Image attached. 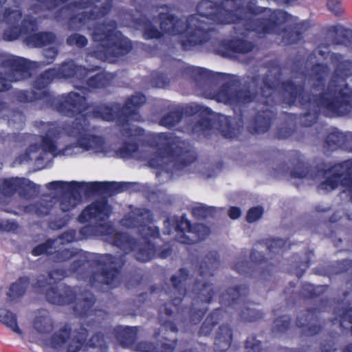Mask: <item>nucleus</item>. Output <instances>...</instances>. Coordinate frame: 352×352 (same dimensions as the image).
<instances>
[{
	"label": "nucleus",
	"mask_w": 352,
	"mask_h": 352,
	"mask_svg": "<svg viewBox=\"0 0 352 352\" xmlns=\"http://www.w3.org/2000/svg\"><path fill=\"white\" fill-rule=\"evenodd\" d=\"M184 72L191 76L195 80L217 81L226 80L214 94L212 98L218 102L229 105H245L252 102L262 104L264 107L256 112L248 126V131L252 134H261L267 132L276 117L274 111L268 107L276 102V91L279 85L280 72L278 77L270 78L266 74L262 79L260 91L251 90L249 87L240 88L241 79L234 75L221 72H214L204 67L187 66Z\"/></svg>",
	"instance_id": "nucleus-5"
},
{
	"label": "nucleus",
	"mask_w": 352,
	"mask_h": 352,
	"mask_svg": "<svg viewBox=\"0 0 352 352\" xmlns=\"http://www.w3.org/2000/svg\"><path fill=\"white\" fill-rule=\"evenodd\" d=\"M216 212L214 207L200 205L192 209V215L197 220H206L213 217Z\"/></svg>",
	"instance_id": "nucleus-46"
},
{
	"label": "nucleus",
	"mask_w": 352,
	"mask_h": 352,
	"mask_svg": "<svg viewBox=\"0 0 352 352\" xmlns=\"http://www.w3.org/2000/svg\"><path fill=\"white\" fill-rule=\"evenodd\" d=\"M59 131L56 127H50L42 137L41 146L45 152L54 153L57 150L56 140Z\"/></svg>",
	"instance_id": "nucleus-36"
},
{
	"label": "nucleus",
	"mask_w": 352,
	"mask_h": 352,
	"mask_svg": "<svg viewBox=\"0 0 352 352\" xmlns=\"http://www.w3.org/2000/svg\"><path fill=\"white\" fill-rule=\"evenodd\" d=\"M0 322L10 328L14 332L21 334L22 331L17 324L16 316L8 309H1Z\"/></svg>",
	"instance_id": "nucleus-44"
},
{
	"label": "nucleus",
	"mask_w": 352,
	"mask_h": 352,
	"mask_svg": "<svg viewBox=\"0 0 352 352\" xmlns=\"http://www.w3.org/2000/svg\"><path fill=\"white\" fill-rule=\"evenodd\" d=\"M245 352H261V342L256 339L255 335H252L245 340Z\"/></svg>",
	"instance_id": "nucleus-54"
},
{
	"label": "nucleus",
	"mask_w": 352,
	"mask_h": 352,
	"mask_svg": "<svg viewBox=\"0 0 352 352\" xmlns=\"http://www.w3.org/2000/svg\"><path fill=\"white\" fill-rule=\"evenodd\" d=\"M185 112L186 114H188L190 116H193V115L198 114V113L199 114H206V115L209 116V115H211L212 113L210 108H208V107L204 108L203 107H201L199 105L188 106L186 108Z\"/></svg>",
	"instance_id": "nucleus-58"
},
{
	"label": "nucleus",
	"mask_w": 352,
	"mask_h": 352,
	"mask_svg": "<svg viewBox=\"0 0 352 352\" xmlns=\"http://www.w3.org/2000/svg\"><path fill=\"white\" fill-rule=\"evenodd\" d=\"M143 243L126 233H117L111 237L112 245L122 250L125 254L135 252V259L141 262H147L153 259L157 252L155 245L151 239L160 236V231L157 226H144L140 230Z\"/></svg>",
	"instance_id": "nucleus-12"
},
{
	"label": "nucleus",
	"mask_w": 352,
	"mask_h": 352,
	"mask_svg": "<svg viewBox=\"0 0 352 352\" xmlns=\"http://www.w3.org/2000/svg\"><path fill=\"white\" fill-rule=\"evenodd\" d=\"M139 150V144L138 142H132L124 141L121 147L118 149V153L122 158H132Z\"/></svg>",
	"instance_id": "nucleus-48"
},
{
	"label": "nucleus",
	"mask_w": 352,
	"mask_h": 352,
	"mask_svg": "<svg viewBox=\"0 0 352 352\" xmlns=\"http://www.w3.org/2000/svg\"><path fill=\"white\" fill-rule=\"evenodd\" d=\"M125 263L124 254H87L74 260L69 271L78 279L87 280L93 287L100 289L106 285L115 288L120 284Z\"/></svg>",
	"instance_id": "nucleus-7"
},
{
	"label": "nucleus",
	"mask_w": 352,
	"mask_h": 352,
	"mask_svg": "<svg viewBox=\"0 0 352 352\" xmlns=\"http://www.w3.org/2000/svg\"><path fill=\"white\" fill-rule=\"evenodd\" d=\"M184 111L180 109L170 111L160 119V124L163 126L171 129L181 122L184 117Z\"/></svg>",
	"instance_id": "nucleus-41"
},
{
	"label": "nucleus",
	"mask_w": 352,
	"mask_h": 352,
	"mask_svg": "<svg viewBox=\"0 0 352 352\" xmlns=\"http://www.w3.org/2000/svg\"><path fill=\"white\" fill-rule=\"evenodd\" d=\"M264 212L261 206H254L250 208L246 214V221L248 223H254L261 218Z\"/></svg>",
	"instance_id": "nucleus-56"
},
{
	"label": "nucleus",
	"mask_w": 352,
	"mask_h": 352,
	"mask_svg": "<svg viewBox=\"0 0 352 352\" xmlns=\"http://www.w3.org/2000/svg\"><path fill=\"white\" fill-rule=\"evenodd\" d=\"M91 38L97 43L94 52L96 57L104 61L113 62L133 49L131 41L118 30V23L115 20L96 23Z\"/></svg>",
	"instance_id": "nucleus-11"
},
{
	"label": "nucleus",
	"mask_w": 352,
	"mask_h": 352,
	"mask_svg": "<svg viewBox=\"0 0 352 352\" xmlns=\"http://www.w3.org/2000/svg\"><path fill=\"white\" fill-rule=\"evenodd\" d=\"M352 271V260L343 259L337 262L336 265V273L342 274Z\"/></svg>",
	"instance_id": "nucleus-62"
},
{
	"label": "nucleus",
	"mask_w": 352,
	"mask_h": 352,
	"mask_svg": "<svg viewBox=\"0 0 352 352\" xmlns=\"http://www.w3.org/2000/svg\"><path fill=\"white\" fill-rule=\"evenodd\" d=\"M111 214V208L106 199L96 200L87 206L78 216L80 223H85L91 219L104 221Z\"/></svg>",
	"instance_id": "nucleus-20"
},
{
	"label": "nucleus",
	"mask_w": 352,
	"mask_h": 352,
	"mask_svg": "<svg viewBox=\"0 0 352 352\" xmlns=\"http://www.w3.org/2000/svg\"><path fill=\"white\" fill-rule=\"evenodd\" d=\"M148 144L157 151L148 165L166 173L182 170L197 160V155L184 141H174L164 133L152 137Z\"/></svg>",
	"instance_id": "nucleus-9"
},
{
	"label": "nucleus",
	"mask_w": 352,
	"mask_h": 352,
	"mask_svg": "<svg viewBox=\"0 0 352 352\" xmlns=\"http://www.w3.org/2000/svg\"><path fill=\"white\" fill-rule=\"evenodd\" d=\"M219 45L222 50L223 54L229 53L246 54L252 52L254 47L252 42L241 38L222 40L219 42Z\"/></svg>",
	"instance_id": "nucleus-23"
},
{
	"label": "nucleus",
	"mask_w": 352,
	"mask_h": 352,
	"mask_svg": "<svg viewBox=\"0 0 352 352\" xmlns=\"http://www.w3.org/2000/svg\"><path fill=\"white\" fill-rule=\"evenodd\" d=\"M224 310L221 308H217L213 310L202 323L199 331V336H209L216 325L222 320Z\"/></svg>",
	"instance_id": "nucleus-29"
},
{
	"label": "nucleus",
	"mask_w": 352,
	"mask_h": 352,
	"mask_svg": "<svg viewBox=\"0 0 352 352\" xmlns=\"http://www.w3.org/2000/svg\"><path fill=\"white\" fill-rule=\"evenodd\" d=\"M66 274L65 270L54 269L48 272L47 276L43 274L38 276L31 285L35 292L45 293L48 302L65 305L75 302L74 311L78 318L85 319L89 316H94V322L100 323V317L103 319L107 313L102 309L94 307L96 298L92 292L85 290L77 297L72 287L64 283L58 284V281L63 279Z\"/></svg>",
	"instance_id": "nucleus-6"
},
{
	"label": "nucleus",
	"mask_w": 352,
	"mask_h": 352,
	"mask_svg": "<svg viewBox=\"0 0 352 352\" xmlns=\"http://www.w3.org/2000/svg\"><path fill=\"white\" fill-rule=\"evenodd\" d=\"M0 67L9 69L7 76L0 72V93L9 91L11 82L27 79L31 76V62L19 56L0 53Z\"/></svg>",
	"instance_id": "nucleus-15"
},
{
	"label": "nucleus",
	"mask_w": 352,
	"mask_h": 352,
	"mask_svg": "<svg viewBox=\"0 0 352 352\" xmlns=\"http://www.w3.org/2000/svg\"><path fill=\"white\" fill-rule=\"evenodd\" d=\"M327 5L328 9L337 16H340L344 13L342 0H328Z\"/></svg>",
	"instance_id": "nucleus-59"
},
{
	"label": "nucleus",
	"mask_w": 352,
	"mask_h": 352,
	"mask_svg": "<svg viewBox=\"0 0 352 352\" xmlns=\"http://www.w3.org/2000/svg\"><path fill=\"white\" fill-rule=\"evenodd\" d=\"M167 76L163 73H157L153 78V83L157 87H164L168 84Z\"/></svg>",
	"instance_id": "nucleus-64"
},
{
	"label": "nucleus",
	"mask_w": 352,
	"mask_h": 352,
	"mask_svg": "<svg viewBox=\"0 0 352 352\" xmlns=\"http://www.w3.org/2000/svg\"><path fill=\"white\" fill-rule=\"evenodd\" d=\"M66 43L69 46L77 47L82 49L88 44V39L82 34L78 33H72L66 38Z\"/></svg>",
	"instance_id": "nucleus-51"
},
{
	"label": "nucleus",
	"mask_w": 352,
	"mask_h": 352,
	"mask_svg": "<svg viewBox=\"0 0 352 352\" xmlns=\"http://www.w3.org/2000/svg\"><path fill=\"white\" fill-rule=\"evenodd\" d=\"M44 10L52 11L60 6H62L55 13V18L59 19L63 17V14L66 10H85L94 5V0H36Z\"/></svg>",
	"instance_id": "nucleus-19"
},
{
	"label": "nucleus",
	"mask_w": 352,
	"mask_h": 352,
	"mask_svg": "<svg viewBox=\"0 0 352 352\" xmlns=\"http://www.w3.org/2000/svg\"><path fill=\"white\" fill-rule=\"evenodd\" d=\"M327 152H332L339 148L345 149L352 147V133H344L337 130L329 133L323 143Z\"/></svg>",
	"instance_id": "nucleus-22"
},
{
	"label": "nucleus",
	"mask_w": 352,
	"mask_h": 352,
	"mask_svg": "<svg viewBox=\"0 0 352 352\" xmlns=\"http://www.w3.org/2000/svg\"><path fill=\"white\" fill-rule=\"evenodd\" d=\"M218 129L223 137L228 139H234L241 133L243 125L235 126L232 124V118L229 116H221L218 120Z\"/></svg>",
	"instance_id": "nucleus-27"
},
{
	"label": "nucleus",
	"mask_w": 352,
	"mask_h": 352,
	"mask_svg": "<svg viewBox=\"0 0 352 352\" xmlns=\"http://www.w3.org/2000/svg\"><path fill=\"white\" fill-rule=\"evenodd\" d=\"M116 338L120 345L135 352H174L177 340L159 342L155 344L148 341L137 342V327H126L116 331Z\"/></svg>",
	"instance_id": "nucleus-14"
},
{
	"label": "nucleus",
	"mask_w": 352,
	"mask_h": 352,
	"mask_svg": "<svg viewBox=\"0 0 352 352\" xmlns=\"http://www.w3.org/2000/svg\"><path fill=\"white\" fill-rule=\"evenodd\" d=\"M56 38L55 34L52 32H35L33 34L26 36L24 41L28 46L42 47L54 43Z\"/></svg>",
	"instance_id": "nucleus-26"
},
{
	"label": "nucleus",
	"mask_w": 352,
	"mask_h": 352,
	"mask_svg": "<svg viewBox=\"0 0 352 352\" xmlns=\"http://www.w3.org/2000/svg\"><path fill=\"white\" fill-rule=\"evenodd\" d=\"M176 239L178 242L192 245L205 240L210 234V228L204 223L192 224L185 215L176 222Z\"/></svg>",
	"instance_id": "nucleus-17"
},
{
	"label": "nucleus",
	"mask_w": 352,
	"mask_h": 352,
	"mask_svg": "<svg viewBox=\"0 0 352 352\" xmlns=\"http://www.w3.org/2000/svg\"><path fill=\"white\" fill-rule=\"evenodd\" d=\"M21 177L5 179L2 183V191L6 196L11 197L19 192Z\"/></svg>",
	"instance_id": "nucleus-47"
},
{
	"label": "nucleus",
	"mask_w": 352,
	"mask_h": 352,
	"mask_svg": "<svg viewBox=\"0 0 352 352\" xmlns=\"http://www.w3.org/2000/svg\"><path fill=\"white\" fill-rule=\"evenodd\" d=\"M23 12L21 10H13L6 8L3 15V20L8 25L3 34L5 41H13L18 39L21 36H28L33 34L38 30V22L36 18L28 16L24 18L21 24Z\"/></svg>",
	"instance_id": "nucleus-16"
},
{
	"label": "nucleus",
	"mask_w": 352,
	"mask_h": 352,
	"mask_svg": "<svg viewBox=\"0 0 352 352\" xmlns=\"http://www.w3.org/2000/svg\"><path fill=\"white\" fill-rule=\"evenodd\" d=\"M232 340L233 333L232 328L228 324L220 325L214 338V352L227 351L231 346Z\"/></svg>",
	"instance_id": "nucleus-24"
},
{
	"label": "nucleus",
	"mask_w": 352,
	"mask_h": 352,
	"mask_svg": "<svg viewBox=\"0 0 352 352\" xmlns=\"http://www.w3.org/2000/svg\"><path fill=\"white\" fill-rule=\"evenodd\" d=\"M55 241L52 239H47L45 242L35 246L31 252L34 256H38L43 254L51 256L54 253Z\"/></svg>",
	"instance_id": "nucleus-45"
},
{
	"label": "nucleus",
	"mask_w": 352,
	"mask_h": 352,
	"mask_svg": "<svg viewBox=\"0 0 352 352\" xmlns=\"http://www.w3.org/2000/svg\"><path fill=\"white\" fill-rule=\"evenodd\" d=\"M321 352H336L337 348L336 347V342L334 338L331 336L329 339L324 340L321 343Z\"/></svg>",
	"instance_id": "nucleus-63"
},
{
	"label": "nucleus",
	"mask_w": 352,
	"mask_h": 352,
	"mask_svg": "<svg viewBox=\"0 0 352 352\" xmlns=\"http://www.w3.org/2000/svg\"><path fill=\"white\" fill-rule=\"evenodd\" d=\"M327 286L318 285L315 286L310 283H304L302 285L301 291L299 294L300 296L304 298L314 299L320 296L326 290Z\"/></svg>",
	"instance_id": "nucleus-42"
},
{
	"label": "nucleus",
	"mask_w": 352,
	"mask_h": 352,
	"mask_svg": "<svg viewBox=\"0 0 352 352\" xmlns=\"http://www.w3.org/2000/svg\"><path fill=\"white\" fill-rule=\"evenodd\" d=\"M133 185L125 182H63L53 181L46 184L49 190H62L65 191L60 197V208L65 212L76 207L81 201L80 190L83 189L87 195H107L113 196L122 192Z\"/></svg>",
	"instance_id": "nucleus-10"
},
{
	"label": "nucleus",
	"mask_w": 352,
	"mask_h": 352,
	"mask_svg": "<svg viewBox=\"0 0 352 352\" xmlns=\"http://www.w3.org/2000/svg\"><path fill=\"white\" fill-rule=\"evenodd\" d=\"M72 333L71 327L66 324L58 332L53 334L50 340V346L53 349H58L65 344L70 337Z\"/></svg>",
	"instance_id": "nucleus-38"
},
{
	"label": "nucleus",
	"mask_w": 352,
	"mask_h": 352,
	"mask_svg": "<svg viewBox=\"0 0 352 352\" xmlns=\"http://www.w3.org/2000/svg\"><path fill=\"white\" fill-rule=\"evenodd\" d=\"M320 312L318 308H313L307 309L305 313L298 316L296 326L301 329L304 336H314L320 332L322 327L317 324L319 322Z\"/></svg>",
	"instance_id": "nucleus-21"
},
{
	"label": "nucleus",
	"mask_w": 352,
	"mask_h": 352,
	"mask_svg": "<svg viewBox=\"0 0 352 352\" xmlns=\"http://www.w3.org/2000/svg\"><path fill=\"white\" fill-rule=\"evenodd\" d=\"M74 333L75 335L68 344L67 352H78L87 340L88 330L82 325Z\"/></svg>",
	"instance_id": "nucleus-37"
},
{
	"label": "nucleus",
	"mask_w": 352,
	"mask_h": 352,
	"mask_svg": "<svg viewBox=\"0 0 352 352\" xmlns=\"http://www.w3.org/2000/svg\"><path fill=\"white\" fill-rule=\"evenodd\" d=\"M249 294V288L246 285H237L228 288L219 296V302L226 307L238 309L241 308L239 313L240 318L245 322H254L263 317V314L250 305L252 303L247 301Z\"/></svg>",
	"instance_id": "nucleus-13"
},
{
	"label": "nucleus",
	"mask_w": 352,
	"mask_h": 352,
	"mask_svg": "<svg viewBox=\"0 0 352 352\" xmlns=\"http://www.w3.org/2000/svg\"><path fill=\"white\" fill-rule=\"evenodd\" d=\"M112 228L111 226L107 224V223H100L98 225H94V230H95V235H99V236H109V239L110 243H111V237L113 235L117 234L116 233H111Z\"/></svg>",
	"instance_id": "nucleus-57"
},
{
	"label": "nucleus",
	"mask_w": 352,
	"mask_h": 352,
	"mask_svg": "<svg viewBox=\"0 0 352 352\" xmlns=\"http://www.w3.org/2000/svg\"><path fill=\"white\" fill-rule=\"evenodd\" d=\"M113 6V0H105L98 11L94 10V19L96 20L108 15Z\"/></svg>",
	"instance_id": "nucleus-55"
},
{
	"label": "nucleus",
	"mask_w": 352,
	"mask_h": 352,
	"mask_svg": "<svg viewBox=\"0 0 352 352\" xmlns=\"http://www.w3.org/2000/svg\"><path fill=\"white\" fill-rule=\"evenodd\" d=\"M214 124V120L208 117L203 116L194 124L192 130L199 135H202L204 137H208L212 133Z\"/></svg>",
	"instance_id": "nucleus-40"
},
{
	"label": "nucleus",
	"mask_w": 352,
	"mask_h": 352,
	"mask_svg": "<svg viewBox=\"0 0 352 352\" xmlns=\"http://www.w3.org/2000/svg\"><path fill=\"white\" fill-rule=\"evenodd\" d=\"M70 217L69 214H65L60 218H56L49 222V226L53 230H60L67 226L69 221Z\"/></svg>",
	"instance_id": "nucleus-60"
},
{
	"label": "nucleus",
	"mask_w": 352,
	"mask_h": 352,
	"mask_svg": "<svg viewBox=\"0 0 352 352\" xmlns=\"http://www.w3.org/2000/svg\"><path fill=\"white\" fill-rule=\"evenodd\" d=\"M88 344L92 348H98L102 352H107L108 344L105 340L104 333L101 332L95 333L89 340Z\"/></svg>",
	"instance_id": "nucleus-49"
},
{
	"label": "nucleus",
	"mask_w": 352,
	"mask_h": 352,
	"mask_svg": "<svg viewBox=\"0 0 352 352\" xmlns=\"http://www.w3.org/2000/svg\"><path fill=\"white\" fill-rule=\"evenodd\" d=\"M294 131V129L289 126H281L277 129L275 135L279 140H284L291 137Z\"/></svg>",
	"instance_id": "nucleus-61"
},
{
	"label": "nucleus",
	"mask_w": 352,
	"mask_h": 352,
	"mask_svg": "<svg viewBox=\"0 0 352 352\" xmlns=\"http://www.w3.org/2000/svg\"><path fill=\"white\" fill-rule=\"evenodd\" d=\"M93 15V10L89 12L84 11L71 15L67 21L68 28L70 30H80L88 21L94 20Z\"/></svg>",
	"instance_id": "nucleus-33"
},
{
	"label": "nucleus",
	"mask_w": 352,
	"mask_h": 352,
	"mask_svg": "<svg viewBox=\"0 0 352 352\" xmlns=\"http://www.w3.org/2000/svg\"><path fill=\"white\" fill-rule=\"evenodd\" d=\"M290 162L294 167L290 173L292 178H326L318 185L319 190L331 191L336 189L340 184L346 188H352V158L331 166L322 163L312 167L303 161L300 152L294 151L290 155Z\"/></svg>",
	"instance_id": "nucleus-8"
},
{
	"label": "nucleus",
	"mask_w": 352,
	"mask_h": 352,
	"mask_svg": "<svg viewBox=\"0 0 352 352\" xmlns=\"http://www.w3.org/2000/svg\"><path fill=\"white\" fill-rule=\"evenodd\" d=\"M330 60L334 67L333 74L326 89L318 94L308 93L305 82L296 84L288 79L280 83L283 102L289 106L299 104L307 111L300 116L301 125L309 127L315 124L321 113L329 117H342L352 112V88H342L338 78L352 76V60L344 55L331 53Z\"/></svg>",
	"instance_id": "nucleus-3"
},
{
	"label": "nucleus",
	"mask_w": 352,
	"mask_h": 352,
	"mask_svg": "<svg viewBox=\"0 0 352 352\" xmlns=\"http://www.w3.org/2000/svg\"><path fill=\"white\" fill-rule=\"evenodd\" d=\"M39 192V185L28 179L21 177L18 193L21 198L30 200L37 197Z\"/></svg>",
	"instance_id": "nucleus-34"
},
{
	"label": "nucleus",
	"mask_w": 352,
	"mask_h": 352,
	"mask_svg": "<svg viewBox=\"0 0 352 352\" xmlns=\"http://www.w3.org/2000/svg\"><path fill=\"white\" fill-rule=\"evenodd\" d=\"M30 285L28 276L19 277L14 283H12L9 288L7 295L10 300H14L23 296Z\"/></svg>",
	"instance_id": "nucleus-32"
},
{
	"label": "nucleus",
	"mask_w": 352,
	"mask_h": 352,
	"mask_svg": "<svg viewBox=\"0 0 352 352\" xmlns=\"http://www.w3.org/2000/svg\"><path fill=\"white\" fill-rule=\"evenodd\" d=\"M258 243L264 244L270 253H283L287 249V241L280 238L266 239Z\"/></svg>",
	"instance_id": "nucleus-43"
},
{
	"label": "nucleus",
	"mask_w": 352,
	"mask_h": 352,
	"mask_svg": "<svg viewBox=\"0 0 352 352\" xmlns=\"http://www.w3.org/2000/svg\"><path fill=\"white\" fill-rule=\"evenodd\" d=\"M274 324L273 333H285L290 327L291 318L287 315L281 316L274 320Z\"/></svg>",
	"instance_id": "nucleus-50"
},
{
	"label": "nucleus",
	"mask_w": 352,
	"mask_h": 352,
	"mask_svg": "<svg viewBox=\"0 0 352 352\" xmlns=\"http://www.w3.org/2000/svg\"><path fill=\"white\" fill-rule=\"evenodd\" d=\"M113 76L107 72H99L95 75L87 76L85 80L86 85L92 90L106 89L111 85Z\"/></svg>",
	"instance_id": "nucleus-28"
},
{
	"label": "nucleus",
	"mask_w": 352,
	"mask_h": 352,
	"mask_svg": "<svg viewBox=\"0 0 352 352\" xmlns=\"http://www.w3.org/2000/svg\"><path fill=\"white\" fill-rule=\"evenodd\" d=\"M34 328L40 333L47 334L54 329L52 318L48 314H39L33 321Z\"/></svg>",
	"instance_id": "nucleus-39"
},
{
	"label": "nucleus",
	"mask_w": 352,
	"mask_h": 352,
	"mask_svg": "<svg viewBox=\"0 0 352 352\" xmlns=\"http://www.w3.org/2000/svg\"><path fill=\"white\" fill-rule=\"evenodd\" d=\"M329 31L336 34L334 42L337 45H342L345 47L352 45V30L342 25H333Z\"/></svg>",
	"instance_id": "nucleus-35"
},
{
	"label": "nucleus",
	"mask_w": 352,
	"mask_h": 352,
	"mask_svg": "<svg viewBox=\"0 0 352 352\" xmlns=\"http://www.w3.org/2000/svg\"><path fill=\"white\" fill-rule=\"evenodd\" d=\"M53 258L56 262H65L73 258L76 252L68 248L55 250L54 249Z\"/></svg>",
	"instance_id": "nucleus-53"
},
{
	"label": "nucleus",
	"mask_w": 352,
	"mask_h": 352,
	"mask_svg": "<svg viewBox=\"0 0 352 352\" xmlns=\"http://www.w3.org/2000/svg\"><path fill=\"white\" fill-rule=\"evenodd\" d=\"M311 77L314 80V88H323L330 74V67L324 63H316L311 67Z\"/></svg>",
	"instance_id": "nucleus-30"
},
{
	"label": "nucleus",
	"mask_w": 352,
	"mask_h": 352,
	"mask_svg": "<svg viewBox=\"0 0 352 352\" xmlns=\"http://www.w3.org/2000/svg\"><path fill=\"white\" fill-rule=\"evenodd\" d=\"M220 264L217 252L210 251L201 261L199 266V276L201 279H197L192 285L190 294L192 298L189 307H180L184 298L187 294L186 285L189 278V271L184 267L179 270L178 274L170 278L171 288L165 289L170 300L162 305L159 309V322L166 330L177 332L179 320L186 314H188L189 322L192 324H199L208 310L203 304L211 302L214 291L210 278L214 276V271Z\"/></svg>",
	"instance_id": "nucleus-4"
},
{
	"label": "nucleus",
	"mask_w": 352,
	"mask_h": 352,
	"mask_svg": "<svg viewBox=\"0 0 352 352\" xmlns=\"http://www.w3.org/2000/svg\"><path fill=\"white\" fill-rule=\"evenodd\" d=\"M250 261H240L234 264L232 268L237 273L253 276L255 272L265 279L267 275L276 272V266L270 262L262 253L253 250L250 254Z\"/></svg>",
	"instance_id": "nucleus-18"
},
{
	"label": "nucleus",
	"mask_w": 352,
	"mask_h": 352,
	"mask_svg": "<svg viewBox=\"0 0 352 352\" xmlns=\"http://www.w3.org/2000/svg\"><path fill=\"white\" fill-rule=\"evenodd\" d=\"M94 69L77 65L72 59L63 62L60 66L49 68L41 73L34 80L32 89L19 90L15 93L17 101L22 103L42 100L45 105L62 116L76 118L69 129L70 135L76 138L78 145L85 151L102 149L104 145L102 137L90 134L89 123L86 117L106 122H116L120 127V133L126 138L142 137L144 130L140 127H130L131 122H140V110L146 102V97L141 93L132 95L121 104L118 102L91 104L87 98L75 91L55 96L49 87L54 79H71L84 82Z\"/></svg>",
	"instance_id": "nucleus-1"
},
{
	"label": "nucleus",
	"mask_w": 352,
	"mask_h": 352,
	"mask_svg": "<svg viewBox=\"0 0 352 352\" xmlns=\"http://www.w3.org/2000/svg\"><path fill=\"white\" fill-rule=\"evenodd\" d=\"M197 14L191 15L185 22L173 14L160 12L161 30L170 35H179V44L184 50H191L208 43L215 32L201 18L219 24L235 23L241 25L245 31L257 34H276L280 36L279 44L289 46L298 43L307 30L306 23L300 22L280 27L292 21V15L283 10H274L269 17H256L263 12L260 7L247 6L246 10L252 16L242 17L231 10L226 9L223 3L210 0L199 1L196 8Z\"/></svg>",
	"instance_id": "nucleus-2"
},
{
	"label": "nucleus",
	"mask_w": 352,
	"mask_h": 352,
	"mask_svg": "<svg viewBox=\"0 0 352 352\" xmlns=\"http://www.w3.org/2000/svg\"><path fill=\"white\" fill-rule=\"evenodd\" d=\"M335 313L340 316V323L342 327H344V323L351 324V333L352 335V307L336 308Z\"/></svg>",
	"instance_id": "nucleus-52"
},
{
	"label": "nucleus",
	"mask_w": 352,
	"mask_h": 352,
	"mask_svg": "<svg viewBox=\"0 0 352 352\" xmlns=\"http://www.w3.org/2000/svg\"><path fill=\"white\" fill-rule=\"evenodd\" d=\"M46 197L49 196L46 195ZM45 197V196L41 201L26 205L23 209L24 212L28 214H35L39 217H43L49 214L54 202L52 198L47 200Z\"/></svg>",
	"instance_id": "nucleus-25"
},
{
	"label": "nucleus",
	"mask_w": 352,
	"mask_h": 352,
	"mask_svg": "<svg viewBox=\"0 0 352 352\" xmlns=\"http://www.w3.org/2000/svg\"><path fill=\"white\" fill-rule=\"evenodd\" d=\"M136 24L142 28L143 38L146 40L160 39L163 37V32L158 30L146 16L138 18L136 20Z\"/></svg>",
	"instance_id": "nucleus-31"
}]
</instances>
